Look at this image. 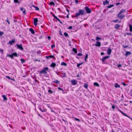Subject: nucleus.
Instances as JSON below:
<instances>
[{
  "instance_id": "f257e3e1",
  "label": "nucleus",
  "mask_w": 132,
  "mask_h": 132,
  "mask_svg": "<svg viewBox=\"0 0 132 132\" xmlns=\"http://www.w3.org/2000/svg\"><path fill=\"white\" fill-rule=\"evenodd\" d=\"M48 70V67H45L43 69V70L42 71H38V72L40 74H43L46 77H48L49 75L47 74V72H46Z\"/></svg>"
},
{
  "instance_id": "f03ea898",
  "label": "nucleus",
  "mask_w": 132,
  "mask_h": 132,
  "mask_svg": "<svg viewBox=\"0 0 132 132\" xmlns=\"http://www.w3.org/2000/svg\"><path fill=\"white\" fill-rule=\"evenodd\" d=\"M85 13V11L84 10L79 9V10L78 12L76 13L75 17H77L80 15H84Z\"/></svg>"
},
{
  "instance_id": "7ed1b4c3",
  "label": "nucleus",
  "mask_w": 132,
  "mask_h": 132,
  "mask_svg": "<svg viewBox=\"0 0 132 132\" xmlns=\"http://www.w3.org/2000/svg\"><path fill=\"white\" fill-rule=\"evenodd\" d=\"M85 9L87 13H90L91 12V11L87 6L85 7Z\"/></svg>"
},
{
  "instance_id": "20e7f679",
  "label": "nucleus",
  "mask_w": 132,
  "mask_h": 132,
  "mask_svg": "<svg viewBox=\"0 0 132 132\" xmlns=\"http://www.w3.org/2000/svg\"><path fill=\"white\" fill-rule=\"evenodd\" d=\"M119 14V13L117 14V17L120 19H122L125 17V15L122 14Z\"/></svg>"
},
{
  "instance_id": "39448f33",
  "label": "nucleus",
  "mask_w": 132,
  "mask_h": 132,
  "mask_svg": "<svg viewBox=\"0 0 132 132\" xmlns=\"http://www.w3.org/2000/svg\"><path fill=\"white\" fill-rule=\"evenodd\" d=\"M17 48L21 50H23V48L21 44L18 45L17 44L16 45Z\"/></svg>"
},
{
  "instance_id": "423d86ee",
  "label": "nucleus",
  "mask_w": 132,
  "mask_h": 132,
  "mask_svg": "<svg viewBox=\"0 0 132 132\" xmlns=\"http://www.w3.org/2000/svg\"><path fill=\"white\" fill-rule=\"evenodd\" d=\"M38 19L37 18H35L34 20V24L35 26H36L37 25V22H38Z\"/></svg>"
},
{
  "instance_id": "0eeeda50",
  "label": "nucleus",
  "mask_w": 132,
  "mask_h": 132,
  "mask_svg": "<svg viewBox=\"0 0 132 132\" xmlns=\"http://www.w3.org/2000/svg\"><path fill=\"white\" fill-rule=\"evenodd\" d=\"M71 82L73 85H76L77 83V81L74 79L72 80L71 81Z\"/></svg>"
},
{
  "instance_id": "6e6552de",
  "label": "nucleus",
  "mask_w": 132,
  "mask_h": 132,
  "mask_svg": "<svg viewBox=\"0 0 132 132\" xmlns=\"http://www.w3.org/2000/svg\"><path fill=\"white\" fill-rule=\"evenodd\" d=\"M95 45L96 46L100 47L101 45V43L98 41H97L95 44Z\"/></svg>"
},
{
  "instance_id": "1a4fd4ad",
  "label": "nucleus",
  "mask_w": 132,
  "mask_h": 132,
  "mask_svg": "<svg viewBox=\"0 0 132 132\" xmlns=\"http://www.w3.org/2000/svg\"><path fill=\"white\" fill-rule=\"evenodd\" d=\"M110 57V56H106L102 59L101 60L103 62H104L106 59Z\"/></svg>"
},
{
  "instance_id": "9d476101",
  "label": "nucleus",
  "mask_w": 132,
  "mask_h": 132,
  "mask_svg": "<svg viewBox=\"0 0 132 132\" xmlns=\"http://www.w3.org/2000/svg\"><path fill=\"white\" fill-rule=\"evenodd\" d=\"M46 57L47 59H48L49 58H53L54 60L55 59V57L53 55H50L48 56H46Z\"/></svg>"
},
{
  "instance_id": "9b49d317",
  "label": "nucleus",
  "mask_w": 132,
  "mask_h": 132,
  "mask_svg": "<svg viewBox=\"0 0 132 132\" xmlns=\"http://www.w3.org/2000/svg\"><path fill=\"white\" fill-rule=\"evenodd\" d=\"M15 42V41L14 39H13L11 41H10L9 43V44H10V45H12L13 44H14Z\"/></svg>"
},
{
  "instance_id": "f8f14e48",
  "label": "nucleus",
  "mask_w": 132,
  "mask_h": 132,
  "mask_svg": "<svg viewBox=\"0 0 132 132\" xmlns=\"http://www.w3.org/2000/svg\"><path fill=\"white\" fill-rule=\"evenodd\" d=\"M109 4V1L107 0H105V1L103 2V4L104 5L107 4L108 5Z\"/></svg>"
},
{
  "instance_id": "ddd939ff",
  "label": "nucleus",
  "mask_w": 132,
  "mask_h": 132,
  "mask_svg": "<svg viewBox=\"0 0 132 132\" xmlns=\"http://www.w3.org/2000/svg\"><path fill=\"white\" fill-rule=\"evenodd\" d=\"M111 49L110 48H109L107 50V53L109 55L111 54Z\"/></svg>"
},
{
  "instance_id": "4468645a",
  "label": "nucleus",
  "mask_w": 132,
  "mask_h": 132,
  "mask_svg": "<svg viewBox=\"0 0 132 132\" xmlns=\"http://www.w3.org/2000/svg\"><path fill=\"white\" fill-rule=\"evenodd\" d=\"M56 65V64L54 62H52V63L50 67H51L54 68L55 67Z\"/></svg>"
},
{
  "instance_id": "2eb2a0df",
  "label": "nucleus",
  "mask_w": 132,
  "mask_h": 132,
  "mask_svg": "<svg viewBox=\"0 0 132 132\" xmlns=\"http://www.w3.org/2000/svg\"><path fill=\"white\" fill-rule=\"evenodd\" d=\"M29 31L31 32V33L33 34H34L35 33V32L34 30L32 28H30L29 29Z\"/></svg>"
},
{
  "instance_id": "dca6fc26",
  "label": "nucleus",
  "mask_w": 132,
  "mask_h": 132,
  "mask_svg": "<svg viewBox=\"0 0 132 132\" xmlns=\"http://www.w3.org/2000/svg\"><path fill=\"white\" fill-rule=\"evenodd\" d=\"M126 11L124 9H122L119 12V14H121L122 13L125 12Z\"/></svg>"
},
{
  "instance_id": "f3484780",
  "label": "nucleus",
  "mask_w": 132,
  "mask_h": 132,
  "mask_svg": "<svg viewBox=\"0 0 132 132\" xmlns=\"http://www.w3.org/2000/svg\"><path fill=\"white\" fill-rule=\"evenodd\" d=\"M12 55L13 58V56L17 57L18 56L17 53L16 52L12 53Z\"/></svg>"
},
{
  "instance_id": "a211bd4d",
  "label": "nucleus",
  "mask_w": 132,
  "mask_h": 132,
  "mask_svg": "<svg viewBox=\"0 0 132 132\" xmlns=\"http://www.w3.org/2000/svg\"><path fill=\"white\" fill-rule=\"evenodd\" d=\"M131 54V53L130 52L127 51L126 52L125 55L126 56H127L128 55H130Z\"/></svg>"
},
{
  "instance_id": "6ab92c4d",
  "label": "nucleus",
  "mask_w": 132,
  "mask_h": 132,
  "mask_svg": "<svg viewBox=\"0 0 132 132\" xmlns=\"http://www.w3.org/2000/svg\"><path fill=\"white\" fill-rule=\"evenodd\" d=\"M2 97H3L4 100L5 101H6L7 100V98L5 95H2Z\"/></svg>"
},
{
  "instance_id": "aec40b11",
  "label": "nucleus",
  "mask_w": 132,
  "mask_h": 132,
  "mask_svg": "<svg viewBox=\"0 0 132 132\" xmlns=\"http://www.w3.org/2000/svg\"><path fill=\"white\" fill-rule=\"evenodd\" d=\"M120 26L119 24H116L114 27V28L115 29H118V28L120 27Z\"/></svg>"
},
{
  "instance_id": "412c9836",
  "label": "nucleus",
  "mask_w": 132,
  "mask_h": 132,
  "mask_svg": "<svg viewBox=\"0 0 132 132\" xmlns=\"http://www.w3.org/2000/svg\"><path fill=\"white\" fill-rule=\"evenodd\" d=\"M32 6L35 8H36V9H35L36 10L38 11L39 10V9L38 7H37L36 6H35L34 5H32Z\"/></svg>"
},
{
  "instance_id": "4be33fe9",
  "label": "nucleus",
  "mask_w": 132,
  "mask_h": 132,
  "mask_svg": "<svg viewBox=\"0 0 132 132\" xmlns=\"http://www.w3.org/2000/svg\"><path fill=\"white\" fill-rule=\"evenodd\" d=\"M94 86H96V87H98L100 86V85L97 82H94Z\"/></svg>"
},
{
  "instance_id": "5701e85b",
  "label": "nucleus",
  "mask_w": 132,
  "mask_h": 132,
  "mask_svg": "<svg viewBox=\"0 0 132 132\" xmlns=\"http://www.w3.org/2000/svg\"><path fill=\"white\" fill-rule=\"evenodd\" d=\"M61 65H64L65 66H67V64H66V63H65L64 62H62L61 64Z\"/></svg>"
},
{
  "instance_id": "b1692460",
  "label": "nucleus",
  "mask_w": 132,
  "mask_h": 132,
  "mask_svg": "<svg viewBox=\"0 0 132 132\" xmlns=\"http://www.w3.org/2000/svg\"><path fill=\"white\" fill-rule=\"evenodd\" d=\"M72 51H73L75 53H77V49L76 48H73L72 49Z\"/></svg>"
},
{
  "instance_id": "393cba45",
  "label": "nucleus",
  "mask_w": 132,
  "mask_h": 132,
  "mask_svg": "<svg viewBox=\"0 0 132 132\" xmlns=\"http://www.w3.org/2000/svg\"><path fill=\"white\" fill-rule=\"evenodd\" d=\"M88 85L87 83H85L84 84V86L85 87L86 89H87L88 87Z\"/></svg>"
},
{
  "instance_id": "a878e982",
  "label": "nucleus",
  "mask_w": 132,
  "mask_h": 132,
  "mask_svg": "<svg viewBox=\"0 0 132 132\" xmlns=\"http://www.w3.org/2000/svg\"><path fill=\"white\" fill-rule=\"evenodd\" d=\"M129 30L130 32H132V26L131 24H129Z\"/></svg>"
},
{
  "instance_id": "bb28decb",
  "label": "nucleus",
  "mask_w": 132,
  "mask_h": 132,
  "mask_svg": "<svg viewBox=\"0 0 132 132\" xmlns=\"http://www.w3.org/2000/svg\"><path fill=\"white\" fill-rule=\"evenodd\" d=\"M52 15V16L54 17V18L56 19V18L57 17L52 12H51L50 13Z\"/></svg>"
},
{
  "instance_id": "cd10ccee",
  "label": "nucleus",
  "mask_w": 132,
  "mask_h": 132,
  "mask_svg": "<svg viewBox=\"0 0 132 132\" xmlns=\"http://www.w3.org/2000/svg\"><path fill=\"white\" fill-rule=\"evenodd\" d=\"M20 60L21 61V62L22 63V64L23 63H24L25 62V60L22 59H20Z\"/></svg>"
},
{
  "instance_id": "c85d7f7f",
  "label": "nucleus",
  "mask_w": 132,
  "mask_h": 132,
  "mask_svg": "<svg viewBox=\"0 0 132 132\" xmlns=\"http://www.w3.org/2000/svg\"><path fill=\"white\" fill-rule=\"evenodd\" d=\"M88 54H86L85 56V62H86V59L88 58Z\"/></svg>"
},
{
  "instance_id": "c756f323",
  "label": "nucleus",
  "mask_w": 132,
  "mask_h": 132,
  "mask_svg": "<svg viewBox=\"0 0 132 132\" xmlns=\"http://www.w3.org/2000/svg\"><path fill=\"white\" fill-rule=\"evenodd\" d=\"M50 4L51 5H53L54 6L55 5V3L53 2H51L50 3Z\"/></svg>"
},
{
  "instance_id": "7c9ffc66",
  "label": "nucleus",
  "mask_w": 132,
  "mask_h": 132,
  "mask_svg": "<svg viewBox=\"0 0 132 132\" xmlns=\"http://www.w3.org/2000/svg\"><path fill=\"white\" fill-rule=\"evenodd\" d=\"M14 2L15 3H18L19 4H20V2L18 1V0H14Z\"/></svg>"
},
{
  "instance_id": "2f4dec72",
  "label": "nucleus",
  "mask_w": 132,
  "mask_h": 132,
  "mask_svg": "<svg viewBox=\"0 0 132 132\" xmlns=\"http://www.w3.org/2000/svg\"><path fill=\"white\" fill-rule=\"evenodd\" d=\"M115 87L116 88L117 87H120V86L118 84L116 83L115 84Z\"/></svg>"
},
{
  "instance_id": "473e14b6",
  "label": "nucleus",
  "mask_w": 132,
  "mask_h": 132,
  "mask_svg": "<svg viewBox=\"0 0 132 132\" xmlns=\"http://www.w3.org/2000/svg\"><path fill=\"white\" fill-rule=\"evenodd\" d=\"M7 57H10L12 59H13V58L12 56V54H9V55H7Z\"/></svg>"
},
{
  "instance_id": "72a5a7b5",
  "label": "nucleus",
  "mask_w": 132,
  "mask_h": 132,
  "mask_svg": "<svg viewBox=\"0 0 132 132\" xmlns=\"http://www.w3.org/2000/svg\"><path fill=\"white\" fill-rule=\"evenodd\" d=\"M64 36L66 37H68L69 36L68 34L66 32H65L64 33Z\"/></svg>"
},
{
  "instance_id": "f704fd0d",
  "label": "nucleus",
  "mask_w": 132,
  "mask_h": 132,
  "mask_svg": "<svg viewBox=\"0 0 132 132\" xmlns=\"http://www.w3.org/2000/svg\"><path fill=\"white\" fill-rule=\"evenodd\" d=\"M101 39L102 38L101 37H99L98 36H97L96 38V40H99L100 39L101 40Z\"/></svg>"
},
{
  "instance_id": "c9c22d12",
  "label": "nucleus",
  "mask_w": 132,
  "mask_h": 132,
  "mask_svg": "<svg viewBox=\"0 0 132 132\" xmlns=\"http://www.w3.org/2000/svg\"><path fill=\"white\" fill-rule=\"evenodd\" d=\"M53 82L56 83L57 84H58L59 83V82L57 80H55L54 81H53Z\"/></svg>"
},
{
  "instance_id": "e433bc0d",
  "label": "nucleus",
  "mask_w": 132,
  "mask_h": 132,
  "mask_svg": "<svg viewBox=\"0 0 132 132\" xmlns=\"http://www.w3.org/2000/svg\"><path fill=\"white\" fill-rule=\"evenodd\" d=\"M114 6V5L113 4H110L107 7L108 8H110Z\"/></svg>"
},
{
  "instance_id": "4c0bfd02",
  "label": "nucleus",
  "mask_w": 132,
  "mask_h": 132,
  "mask_svg": "<svg viewBox=\"0 0 132 132\" xmlns=\"http://www.w3.org/2000/svg\"><path fill=\"white\" fill-rule=\"evenodd\" d=\"M56 19L60 23H61V24H62V22H61V21H60V20L57 17L56 18Z\"/></svg>"
},
{
  "instance_id": "58836bf2",
  "label": "nucleus",
  "mask_w": 132,
  "mask_h": 132,
  "mask_svg": "<svg viewBox=\"0 0 132 132\" xmlns=\"http://www.w3.org/2000/svg\"><path fill=\"white\" fill-rule=\"evenodd\" d=\"M48 92L51 94H52L53 93L52 90H48Z\"/></svg>"
},
{
  "instance_id": "ea45409f",
  "label": "nucleus",
  "mask_w": 132,
  "mask_h": 132,
  "mask_svg": "<svg viewBox=\"0 0 132 132\" xmlns=\"http://www.w3.org/2000/svg\"><path fill=\"white\" fill-rule=\"evenodd\" d=\"M118 20H119L118 19H117L116 20H113V21H111V22H114V23H116V22H117Z\"/></svg>"
},
{
  "instance_id": "a19ab883",
  "label": "nucleus",
  "mask_w": 132,
  "mask_h": 132,
  "mask_svg": "<svg viewBox=\"0 0 132 132\" xmlns=\"http://www.w3.org/2000/svg\"><path fill=\"white\" fill-rule=\"evenodd\" d=\"M122 114H123V115L128 117V118H130V117L128 116L126 114L124 113L123 112V113H122Z\"/></svg>"
},
{
  "instance_id": "79ce46f5",
  "label": "nucleus",
  "mask_w": 132,
  "mask_h": 132,
  "mask_svg": "<svg viewBox=\"0 0 132 132\" xmlns=\"http://www.w3.org/2000/svg\"><path fill=\"white\" fill-rule=\"evenodd\" d=\"M122 114H123V115L128 117V118H130V117L128 116L126 114L124 113L123 112V113H122Z\"/></svg>"
},
{
  "instance_id": "37998d69",
  "label": "nucleus",
  "mask_w": 132,
  "mask_h": 132,
  "mask_svg": "<svg viewBox=\"0 0 132 132\" xmlns=\"http://www.w3.org/2000/svg\"><path fill=\"white\" fill-rule=\"evenodd\" d=\"M83 63V62L82 63H81L78 64L77 65V67L78 68L79 67L80 65L82 64Z\"/></svg>"
},
{
  "instance_id": "c03bdc74",
  "label": "nucleus",
  "mask_w": 132,
  "mask_h": 132,
  "mask_svg": "<svg viewBox=\"0 0 132 132\" xmlns=\"http://www.w3.org/2000/svg\"><path fill=\"white\" fill-rule=\"evenodd\" d=\"M4 34V33L3 32L0 31V36H2Z\"/></svg>"
},
{
  "instance_id": "a18cd8bd",
  "label": "nucleus",
  "mask_w": 132,
  "mask_h": 132,
  "mask_svg": "<svg viewBox=\"0 0 132 132\" xmlns=\"http://www.w3.org/2000/svg\"><path fill=\"white\" fill-rule=\"evenodd\" d=\"M55 44H54L51 45V48L53 49V48L55 47Z\"/></svg>"
},
{
  "instance_id": "49530a36",
  "label": "nucleus",
  "mask_w": 132,
  "mask_h": 132,
  "mask_svg": "<svg viewBox=\"0 0 132 132\" xmlns=\"http://www.w3.org/2000/svg\"><path fill=\"white\" fill-rule=\"evenodd\" d=\"M3 50L0 48V52H1L2 54H3Z\"/></svg>"
},
{
  "instance_id": "de8ad7c7",
  "label": "nucleus",
  "mask_w": 132,
  "mask_h": 132,
  "mask_svg": "<svg viewBox=\"0 0 132 132\" xmlns=\"http://www.w3.org/2000/svg\"><path fill=\"white\" fill-rule=\"evenodd\" d=\"M122 84L123 85H124L125 86H127L128 85L127 84H125L124 82H123L122 83Z\"/></svg>"
},
{
  "instance_id": "09e8293b",
  "label": "nucleus",
  "mask_w": 132,
  "mask_h": 132,
  "mask_svg": "<svg viewBox=\"0 0 132 132\" xmlns=\"http://www.w3.org/2000/svg\"><path fill=\"white\" fill-rule=\"evenodd\" d=\"M57 88L59 90H62L63 91V89L61 88L60 87H58Z\"/></svg>"
},
{
  "instance_id": "8fccbe9b",
  "label": "nucleus",
  "mask_w": 132,
  "mask_h": 132,
  "mask_svg": "<svg viewBox=\"0 0 132 132\" xmlns=\"http://www.w3.org/2000/svg\"><path fill=\"white\" fill-rule=\"evenodd\" d=\"M126 34L127 35H130V36H131L132 35V34H131V33H126Z\"/></svg>"
},
{
  "instance_id": "3c124183",
  "label": "nucleus",
  "mask_w": 132,
  "mask_h": 132,
  "mask_svg": "<svg viewBox=\"0 0 132 132\" xmlns=\"http://www.w3.org/2000/svg\"><path fill=\"white\" fill-rule=\"evenodd\" d=\"M41 52V51L40 50H39L37 52V53L38 54H40Z\"/></svg>"
},
{
  "instance_id": "603ef678",
  "label": "nucleus",
  "mask_w": 132,
  "mask_h": 132,
  "mask_svg": "<svg viewBox=\"0 0 132 132\" xmlns=\"http://www.w3.org/2000/svg\"><path fill=\"white\" fill-rule=\"evenodd\" d=\"M128 46H125L124 45H122V47L124 48H126L128 47Z\"/></svg>"
},
{
  "instance_id": "864d4df0",
  "label": "nucleus",
  "mask_w": 132,
  "mask_h": 132,
  "mask_svg": "<svg viewBox=\"0 0 132 132\" xmlns=\"http://www.w3.org/2000/svg\"><path fill=\"white\" fill-rule=\"evenodd\" d=\"M77 55L78 56H81L82 55V54L81 53H79Z\"/></svg>"
},
{
  "instance_id": "5fc2aeb1",
  "label": "nucleus",
  "mask_w": 132,
  "mask_h": 132,
  "mask_svg": "<svg viewBox=\"0 0 132 132\" xmlns=\"http://www.w3.org/2000/svg\"><path fill=\"white\" fill-rule=\"evenodd\" d=\"M68 29H71L72 28V26H70L69 27H68Z\"/></svg>"
},
{
  "instance_id": "6e6d98bb",
  "label": "nucleus",
  "mask_w": 132,
  "mask_h": 132,
  "mask_svg": "<svg viewBox=\"0 0 132 132\" xmlns=\"http://www.w3.org/2000/svg\"><path fill=\"white\" fill-rule=\"evenodd\" d=\"M20 9L21 11H23L24 10L23 8L21 7L20 8Z\"/></svg>"
},
{
  "instance_id": "4d7b16f0",
  "label": "nucleus",
  "mask_w": 132,
  "mask_h": 132,
  "mask_svg": "<svg viewBox=\"0 0 132 132\" xmlns=\"http://www.w3.org/2000/svg\"><path fill=\"white\" fill-rule=\"evenodd\" d=\"M39 109L42 112H45V111H43L40 108H39Z\"/></svg>"
},
{
  "instance_id": "13d9d810",
  "label": "nucleus",
  "mask_w": 132,
  "mask_h": 132,
  "mask_svg": "<svg viewBox=\"0 0 132 132\" xmlns=\"http://www.w3.org/2000/svg\"><path fill=\"white\" fill-rule=\"evenodd\" d=\"M6 21L8 22V24H10V23L8 20V18H7V20Z\"/></svg>"
},
{
  "instance_id": "bf43d9fd",
  "label": "nucleus",
  "mask_w": 132,
  "mask_h": 132,
  "mask_svg": "<svg viewBox=\"0 0 132 132\" xmlns=\"http://www.w3.org/2000/svg\"><path fill=\"white\" fill-rule=\"evenodd\" d=\"M75 119H76V120L78 121H80V120L79 119H78V118H75Z\"/></svg>"
},
{
  "instance_id": "052dcab7",
  "label": "nucleus",
  "mask_w": 132,
  "mask_h": 132,
  "mask_svg": "<svg viewBox=\"0 0 132 132\" xmlns=\"http://www.w3.org/2000/svg\"><path fill=\"white\" fill-rule=\"evenodd\" d=\"M47 38L48 39L50 40L51 38L50 36H47Z\"/></svg>"
},
{
  "instance_id": "680f3d73",
  "label": "nucleus",
  "mask_w": 132,
  "mask_h": 132,
  "mask_svg": "<svg viewBox=\"0 0 132 132\" xmlns=\"http://www.w3.org/2000/svg\"><path fill=\"white\" fill-rule=\"evenodd\" d=\"M115 108V107L114 105H113L112 106V108L113 110H114V109Z\"/></svg>"
},
{
  "instance_id": "e2e57ef3",
  "label": "nucleus",
  "mask_w": 132,
  "mask_h": 132,
  "mask_svg": "<svg viewBox=\"0 0 132 132\" xmlns=\"http://www.w3.org/2000/svg\"><path fill=\"white\" fill-rule=\"evenodd\" d=\"M122 67L121 65V64H120L118 65V68H119L120 67Z\"/></svg>"
},
{
  "instance_id": "0e129e2a",
  "label": "nucleus",
  "mask_w": 132,
  "mask_h": 132,
  "mask_svg": "<svg viewBox=\"0 0 132 132\" xmlns=\"http://www.w3.org/2000/svg\"><path fill=\"white\" fill-rule=\"evenodd\" d=\"M75 2L77 4L78 3V0H75Z\"/></svg>"
},
{
  "instance_id": "69168bd1",
  "label": "nucleus",
  "mask_w": 132,
  "mask_h": 132,
  "mask_svg": "<svg viewBox=\"0 0 132 132\" xmlns=\"http://www.w3.org/2000/svg\"><path fill=\"white\" fill-rule=\"evenodd\" d=\"M122 114V113H123V112H122L121 110H120L119 109L118 110Z\"/></svg>"
},
{
  "instance_id": "338daca9",
  "label": "nucleus",
  "mask_w": 132,
  "mask_h": 132,
  "mask_svg": "<svg viewBox=\"0 0 132 132\" xmlns=\"http://www.w3.org/2000/svg\"><path fill=\"white\" fill-rule=\"evenodd\" d=\"M104 53L103 52H101V55H104Z\"/></svg>"
},
{
  "instance_id": "774afa93",
  "label": "nucleus",
  "mask_w": 132,
  "mask_h": 132,
  "mask_svg": "<svg viewBox=\"0 0 132 132\" xmlns=\"http://www.w3.org/2000/svg\"><path fill=\"white\" fill-rule=\"evenodd\" d=\"M6 78H7L9 79H11V78L9 76H6Z\"/></svg>"
}]
</instances>
